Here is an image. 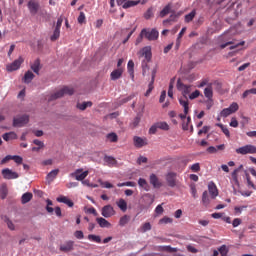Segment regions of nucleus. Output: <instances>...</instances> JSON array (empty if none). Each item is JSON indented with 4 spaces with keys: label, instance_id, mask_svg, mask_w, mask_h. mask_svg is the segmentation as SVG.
Masks as SVG:
<instances>
[{
    "label": "nucleus",
    "instance_id": "1",
    "mask_svg": "<svg viewBox=\"0 0 256 256\" xmlns=\"http://www.w3.org/2000/svg\"><path fill=\"white\" fill-rule=\"evenodd\" d=\"M228 36H229L228 32H225L223 34L222 38L225 41V43L220 45L221 49H225L228 46H230L229 50H234V49H237L239 46H244L245 45V41H241V42L236 43L234 40H231L230 38H228Z\"/></svg>",
    "mask_w": 256,
    "mask_h": 256
},
{
    "label": "nucleus",
    "instance_id": "2",
    "mask_svg": "<svg viewBox=\"0 0 256 256\" xmlns=\"http://www.w3.org/2000/svg\"><path fill=\"white\" fill-rule=\"evenodd\" d=\"M74 94V89L69 86H64L62 89L56 91L54 94L50 95L48 98V102L57 100L59 98H62L64 95H73Z\"/></svg>",
    "mask_w": 256,
    "mask_h": 256
},
{
    "label": "nucleus",
    "instance_id": "3",
    "mask_svg": "<svg viewBox=\"0 0 256 256\" xmlns=\"http://www.w3.org/2000/svg\"><path fill=\"white\" fill-rule=\"evenodd\" d=\"M141 31L148 41H156L159 38V31L156 28H143Z\"/></svg>",
    "mask_w": 256,
    "mask_h": 256
},
{
    "label": "nucleus",
    "instance_id": "4",
    "mask_svg": "<svg viewBox=\"0 0 256 256\" xmlns=\"http://www.w3.org/2000/svg\"><path fill=\"white\" fill-rule=\"evenodd\" d=\"M239 110V104L237 102H232L229 108H224L220 112V117L227 118L230 115L236 113Z\"/></svg>",
    "mask_w": 256,
    "mask_h": 256
},
{
    "label": "nucleus",
    "instance_id": "5",
    "mask_svg": "<svg viewBox=\"0 0 256 256\" xmlns=\"http://www.w3.org/2000/svg\"><path fill=\"white\" fill-rule=\"evenodd\" d=\"M236 153L241 155L256 154V146H252V144H246V146L236 148Z\"/></svg>",
    "mask_w": 256,
    "mask_h": 256
},
{
    "label": "nucleus",
    "instance_id": "6",
    "mask_svg": "<svg viewBox=\"0 0 256 256\" xmlns=\"http://www.w3.org/2000/svg\"><path fill=\"white\" fill-rule=\"evenodd\" d=\"M28 123H29V116L27 114H23L22 116H16V118H14L12 122V125L14 127H23Z\"/></svg>",
    "mask_w": 256,
    "mask_h": 256
},
{
    "label": "nucleus",
    "instance_id": "7",
    "mask_svg": "<svg viewBox=\"0 0 256 256\" xmlns=\"http://www.w3.org/2000/svg\"><path fill=\"white\" fill-rule=\"evenodd\" d=\"M39 10H40V3L38 0L28 1V11H30V15L32 16L37 15Z\"/></svg>",
    "mask_w": 256,
    "mask_h": 256
},
{
    "label": "nucleus",
    "instance_id": "8",
    "mask_svg": "<svg viewBox=\"0 0 256 256\" xmlns=\"http://www.w3.org/2000/svg\"><path fill=\"white\" fill-rule=\"evenodd\" d=\"M89 175V171L83 172V168H78L74 173L70 174V177L76 179L77 181H84Z\"/></svg>",
    "mask_w": 256,
    "mask_h": 256
},
{
    "label": "nucleus",
    "instance_id": "9",
    "mask_svg": "<svg viewBox=\"0 0 256 256\" xmlns=\"http://www.w3.org/2000/svg\"><path fill=\"white\" fill-rule=\"evenodd\" d=\"M2 175L5 180H15L19 178V174L12 171L10 168H4L2 170Z\"/></svg>",
    "mask_w": 256,
    "mask_h": 256
},
{
    "label": "nucleus",
    "instance_id": "10",
    "mask_svg": "<svg viewBox=\"0 0 256 256\" xmlns=\"http://www.w3.org/2000/svg\"><path fill=\"white\" fill-rule=\"evenodd\" d=\"M165 180H166L167 185L170 188L176 187L177 186V173L170 172V173L166 174Z\"/></svg>",
    "mask_w": 256,
    "mask_h": 256
},
{
    "label": "nucleus",
    "instance_id": "11",
    "mask_svg": "<svg viewBox=\"0 0 256 256\" xmlns=\"http://www.w3.org/2000/svg\"><path fill=\"white\" fill-rule=\"evenodd\" d=\"M24 58L22 56L18 57V59L14 60L11 64L7 66V70L9 72H14L19 70L20 66L23 64Z\"/></svg>",
    "mask_w": 256,
    "mask_h": 256
},
{
    "label": "nucleus",
    "instance_id": "12",
    "mask_svg": "<svg viewBox=\"0 0 256 256\" xmlns=\"http://www.w3.org/2000/svg\"><path fill=\"white\" fill-rule=\"evenodd\" d=\"M140 56L144 57L146 62H150L152 60V48L151 46H145L140 50Z\"/></svg>",
    "mask_w": 256,
    "mask_h": 256
},
{
    "label": "nucleus",
    "instance_id": "13",
    "mask_svg": "<svg viewBox=\"0 0 256 256\" xmlns=\"http://www.w3.org/2000/svg\"><path fill=\"white\" fill-rule=\"evenodd\" d=\"M134 147L140 149L148 145L147 138H140V136H134L133 138Z\"/></svg>",
    "mask_w": 256,
    "mask_h": 256
},
{
    "label": "nucleus",
    "instance_id": "14",
    "mask_svg": "<svg viewBox=\"0 0 256 256\" xmlns=\"http://www.w3.org/2000/svg\"><path fill=\"white\" fill-rule=\"evenodd\" d=\"M116 214V211L111 205L104 206L101 210V215L105 218H110Z\"/></svg>",
    "mask_w": 256,
    "mask_h": 256
},
{
    "label": "nucleus",
    "instance_id": "15",
    "mask_svg": "<svg viewBox=\"0 0 256 256\" xmlns=\"http://www.w3.org/2000/svg\"><path fill=\"white\" fill-rule=\"evenodd\" d=\"M123 73H124L123 67H119V68L112 70V72L110 73V80H112V81L119 80L122 77Z\"/></svg>",
    "mask_w": 256,
    "mask_h": 256
},
{
    "label": "nucleus",
    "instance_id": "16",
    "mask_svg": "<svg viewBox=\"0 0 256 256\" xmlns=\"http://www.w3.org/2000/svg\"><path fill=\"white\" fill-rule=\"evenodd\" d=\"M74 241H66L64 244L60 245V251L68 253L74 250Z\"/></svg>",
    "mask_w": 256,
    "mask_h": 256
},
{
    "label": "nucleus",
    "instance_id": "17",
    "mask_svg": "<svg viewBox=\"0 0 256 256\" xmlns=\"http://www.w3.org/2000/svg\"><path fill=\"white\" fill-rule=\"evenodd\" d=\"M149 183L155 189H159L163 186V184L160 182L159 178L155 174H151L149 176Z\"/></svg>",
    "mask_w": 256,
    "mask_h": 256
},
{
    "label": "nucleus",
    "instance_id": "18",
    "mask_svg": "<svg viewBox=\"0 0 256 256\" xmlns=\"http://www.w3.org/2000/svg\"><path fill=\"white\" fill-rule=\"evenodd\" d=\"M208 192H209V194L211 196V199H216L218 197V195H219V191L217 189V186L213 182H210L208 184Z\"/></svg>",
    "mask_w": 256,
    "mask_h": 256
},
{
    "label": "nucleus",
    "instance_id": "19",
    "mask_svg": "<svg viewBox=\"0 0 256 256\" xmlns=\"http://www.w3.org/2000/svg\"><path fill=\"white\" fill-rule=\"evenodd\" d=\"M243 168H244L243 164H240V166H238V168H235V170L231 174L232 180L234 184L237 186H239L238 174Z\"/></svg>",
    "mask_w": 256,
    "mask_h": 256
},
{
    "label": "nucleus",
    "instance_id": "20",
    "mask_svg": "<svg viewBox=\"0 0 256 256\" xmlns=\"http://www.w3.org/2000/svg\"><path fill=\"white\" fill-rule=\"evenodd\" d=\"M41 68H42L41 60L39 58L34 60V63H32V65H30V69H32V71H34V73L36 75H39V72H40Z\"/></svg>",
    "mask_w": 256,
    "mask_h": 256
},
{
    "label": "nucleus",
    "instance_id": "21",
    "mask_svg": "<svg viewBox=\"0 0 256 256\" xmlns=\"http://www.w3.org/2000/svg\"><path fill=\"white\" fill-rule=\"evenodd\" d=\"M177 88L182 91L184 99H187V95L190 94V87L188 85L178 83Z\"/></svg>",
    "mask_w": 256,
    "mask_h": 256
},
{
    "label": "nucleus",
    "instance_id": "22",
    "mask_svg": "<svg viewBox=\"0 0 256 256\" xmlns=\"http://www.w3.org/2000/svg\"><path fill=\"white\" fill-rule=\"evenodd\" d=\"M34 78H35L34 73L31 70H28L26 71V73H24V77L22 78V81H24V83L26 84H30Z\"/></svg>",
    "mask_w": 256,
    "mask_h": 256
},
{
    "label": "nucleus",
    "instance_id": "23",
    "mask_svg": "<svg viewBox=\"0 0 256 256\" xmlns=\"http://www.w3.org/2000/svg\"><path fill=\"white\" fill-rule=\"evenodd\" d=\"M225 150V144H219L218 146H209L207 148V152L210 154L217 153L218 151H223Z\"/></svg>",
    "mask_w": 256,
    "mask_h": 256
},
{
    "label": "nucleus",
    "instance_id": "24",
    "mask_svg": "<svg viewBox=\"0 0 256 256\" xmlns=\"http://www.w3.org/2000/svg\"><path fill=\"white\" fill-rule=\"evenodd\" d=\"M179 104L184 108L185 115L189 113V100L188 98H179Z\"/></svg>",
    "mask_w": 256,
    "mask_h": 256
},
{
    "label": "nucleus",
    "instance_id": "25",
    "mask_svg": "<svg viewBox=\"0 0 256 256\" xmlns=\"http://www.w3.org/2000/svg\"><path fill=\"white\" fill-rule=\"evenodd\" d=\"M92 106H93V102L92 101H84L82 103L76 104V107L80 111H85L88 107H92Z\"/></svg>",
    "mask_w": 256,
    "mask_h": 256
},
{
    "label": "nucleus",
    "instance_id": "26",
    "mask_svg": "<svg viewBox=\"0 0 256 256\" xmlns=\"http://www.w3.org/2000/svg\"><path fill=\"white\" fill-rule=\"evenodd\" d=\"M96 222L100 228H111V224L104 218H96Z\"/></svg>",
    "mask_w": 256,
    "mask_h": 256
},
{
    "label": "nucleus",
    "instance_id": "27",
    "mask_svg": "<svg viewBox=\"0 0 256 256\" xmlns=\"http://www.w3.org/2000/svg\"><path fill=\"white\" fill-rule=\"evenodd\" d=\"M171 9H172L171 4H167V5L160 11L159 16H160L161 18L166 17L167 15L170 14Z\"/></svg>",
    "mask_w": 256,
    "mask_h": 256
},
{
    "label": "nucleus",
    "instance_id": "28",
    "mask_svg": "<svg viewBox=\"0 0 256 256\" xmlns=\"http://www.w3.org/2000/svg\"><path fill=\"white\" fill-rule=\"evenodd\" d=\"M139 3H140V1L128 0V1H125V2L122 4V8H123V9H128V8H131V7H135V6H137Z\"/></svg>",
    "mask_w": 256,
    "mask_h": 256
},
{
    "label": "nucleus",
    "instance_id": "29",
    "mask_svg": "<svg viewBox=\"0 0 256 256\" xmlns=\"http://www.w3.org/2000/svg\"><path fill=\"white\" fill-rule=\"evenodd\" d=\"M17 134L16 132H6V134H3V139L5 141H10V140H16L17 139Z\"/></svg>",
    "mask_w": 256,
    "mask_h": 256
},
{
    "label": "nucleus",
    "instance_id": "30",
    "mask_svg": "<svg viewBox=\"0 0 256 256\" xmlns=\"http://www.w3.org/2000/svg\"><path fill=\"white\" fill-rule=\"evenodd\" d=\"M116 205L122 212L127 211V202L124 199H120L119 201H117Z\"/></svg>",
    "mask_w": 256,
    "mask_h": 256
},
{
    "label": "nucleus",
    "instance_id": "31",
    "mask_svg": "<svg viewBox=\"0 0 256 256\" xmlns=\"http://www.w3.org/2000/svg\"><path fill=\"white\" fill-rule=\"evenodd\" d=\"M130 220H131L130 216L124 215L123 217H121L119 219L118 224H119L120 227H124V226H126L130 222Z\"/></svg>",
    "mask_w": 256,
    "mask_h": 256
},
{
    "label": "nucleus",
    "instance_id": "32",
    "mask_svg": "<svg viewBox=\"0 0 256 256\" xmlns=\"http://www.w3.org/2000/svg\"><path fill=\"white\" fill-rule=\"evenodd\" d=\"M138 185H139V187L143 188L145 191H150V185L148 184V182L145 179L140 178L138 180Z\"/></svg>",
    "mask_w": 256,
    "mask_h": 256
},
{
    "label": "nucleus",
    "instance_id": "33",
    "mask_svg": "<svg viewBox=\"0 0 256 256\" xmlns=\"http://www.w3.org/2000/svg\"><path fill=\"white\" fill-rule=\"evenodd\" d=\"M8 196V188L6 184H3L2 187L0 188V198L2 200H5Z\"/></svg>",
    "mask_w": 256,
    "mask_h": 256
},
{
    "label": "nucleus",
    "instance_id": "34",
    "mask_svg": "<svg viewBox=\"0 0 256 256\" xmlns=\"http://www.w3.org/2000/svg\"><path fill=\"white\" fill-rule=\"evenodd\" d=\"M140 122H141V116H135V118H133L129 126L131 129H135L140 125Z\"/></svg>",
    "mask_w": 256,
    "mask_h": 256
},
{
    "label": "nucleus",
    "instance_id": "35",
    "mask_svg": "<svg viewBox=\"0 0 256 256\" xmlns=\"http://www.w3.org/2000/svg\"><path fill=\"white\" fill-rule=\"evenodd\" d=\"M56 201H58L60 203H64V204L68 205V207L74 206V203L67 197H60V198L56 199Z\"/></svg>",
    "mask_w": 256,
    "mask_h": 256
},
{
    "label": "nucleus",
    "instance_id": "36",
    "mask_svg": "<svg viewBox=\"0 0 256 256\" xmlns=\"http://www.w3.org/2000/svg\"><path fill=\"white\" fill-rule=\"evenodd\" d=\"M59 174V169L56 168V170H53L52 172L48 173V176H46V179L50 182H52Z\"/></svg>",
    "mask_w": 256,
    "mask_h": 256
},
{
    "label": "nucleus",
    "instance_id": "37",
    "mask_svg": "<svg viewBox=\"0 0 256 256\" xmlns=\"http://www.w3.org/2000/svg\"><path fill=\"white\" fill-rule=\"evenodd\" d=\"M204 96H205L207 99H212V98H213V88H212V86H207V87L204 89Z\"/></svg>",
    "mask_w": 256,
    "mask_h": 256
},
{
    "label": "nucleus",
    "instance_id": "38",
    "mask_svg": "<svg viewBox=\"0 0 256 256\" xmlns=\"http://www.w3.org/2000/svg\"><path fill=\"white\" fill-rule=\"evenodd\" d=\"M195 16H196V11L192 10L190 13L185 15V22L186 23L192 22L194 20Z\"/></svg>",
    "mask_w": 256,
    "mask_h": 256
},
{
    "label": "nucleus",
    "instance_id": "39",
    "mask_svg": "<svg viewBox=\"0 0 256 256\" xmlns=\"http://www.w3.org/2000/svg\"><path fill=\"white\" fill-rule=\"evenodd\" d=\"M33 199L32 193H25L22 195V204H27Z\"/></svg>",
    "mask_w": 256,
    "mask_h": 256
},
{
    "label": "nucleus",
    "instance_id": "40",
    "mask_svg": "<svg viewBox=\"0 0 256 256\" xmlns=\"http://www.w3.org/2000/svg\"><path fill=\"white\" fill-rule=\"evenodd\" d=\"M139 230L141 233H146L147 231L152 230V225H151V223H148V222L144 223L143 225H141Z\"/></svg>",
    "mask_w": 256,
    "mask_h": 256
},
{
    "label": "nucleus",
    "instance_id": "41",
    "mask_svg": "<svg viewBox=\"0 0 256 256\" xmlns=\"http://www.w3.org/2000/svg\"><path fill=\"white\" fill-rule=\"evenodd\" d=\"M202 203L205 206H208L210 204V198H209L208 191L203 192V194H202Z\"/></svg>",
    "mask_w": 256,
    "mask_h": 256
},
{
    "label": "nucleus",
    "instance_id": "42",
    "mask_svg": "<svg viewBox=\"0 0 256 256\" xmlns=\"http://www.w3.org/2000/svg\"><path fill=\"white\" fill-rule=\"evenodd\" d=\"M144 201L147 202L148 205H152L155 201V197L151 194H145L143 196Z\"/></svg>",
    "mask_w": 256,
    "mask_h": 256
},
{
    "label": "nucleus",
    "instance_id": "43",
    "mask_svg": "<svg viewBox=\"0 0 256 256\" xmlns=\"http://www.w3.org/2000/svg\"><path fill=\"white\" fill-rule=\"evenodd\" d=\"M87 239H88L89 241H92V242H95V243H98V244L102 242L101 237H100V236H97V235H92V234H90V235L87 236Z\"/></svg>",
    "mask_w": 256,
    "mask_h": 256
},
{
    "label": "nucleus",
    "instance_id": "44",
    "mask_svg": "<svg viewBox=\"0 0 256 256\" xmlns=\"http://www.w3.org/2000/svg\"><path fill=\"white\" fill-rule=\"evenodd\" d=\"M157 123V127L160 130L163 131H168L170 129L169 124H167V122H156Z\"/></svg>",
    "mask_w": 256,
    "mask_h": 256
},
{
    "label": "nucleus",
    "instance_id": "45",
    "mask_svg": "<svg viewBox=\"0 0 256 256\" xmlns=\"http://www.w3.org/2000/svg\"><path fill=\"white\" fill-rule=\"evenodd\" d=\"M106 138L111 143H116L118 141V136H117V134H115V132H110V134H107Z\"/></svg>",
    "mask_w": 256,
    "mask_h": 256
},
{
    "label": "nucleus",
    "instance_id": "46",
    "mask_svg": "<svg viewBox=\"0 0 256 256\" xmlns=\"http://www.w3.org/2000/svg\"><path fill=\"white\" fill-rule=\"evenodd\" d=\"M59 37H60V29L54 28V34H52V36H50V40L52 42H55L59 39Z\"/></svg>",
    "mask_w": 256,
    "mask_h": 256
},
{
    "label": "nucleus",
    "instance_id": "47",
    "mask_svg": "<svg viewBox=\"0 0 256 256\" xmlns=\"http://www.w3.org/2000/svg\"><path fill=\"white\" fill-rule=\"evenodd\" d=\"M78 24H80V25L86 24V15H85V13L83 11L79 12Z\"/></svg>",
    "mask_w": 256,
    "mask_h": 256
},
{
    "label": "nucleus",
    "instance_id": "48",
    "mask_svg": "<svg viewBox=\"0 0 256 256\" xmlns=\"http://www.w3.org/2000/svg\"><path fill=\"white\" fill-rule=\"evenodd\" d=\"M216 126L221 129L226 137H230V130L227 128V126H224V124H216Z\"/></svg>",
    "mask_w": 256,
    "mask_h": 256
},
{
    "label": "nucleus",
    "instance_id": "49",
    "mask_svg": "<svg viewBox=\"0 0 256 256\" xmlns=\"http://www.w3.org/2000/svg\"><path fill=\"white\" fill-rule=\"evenodd\" d=\"M153 16H154L153 8L150 7V8H148L147 11L144 13V18H145L146 20H149V19H151Z\"/></svg>",
    "mask_w": 256,
    "mask_h": 256
},
{
    "label": "nucleus",
    "instance_id": "50",
    "mask_svg": "<svg viewBox=\"0 0 256 256\" xmlns=\"http://www.w3.org/2000/svg\"><path fill=\"white\" fill-rule=\"evenodd\" d=\"M218 252L220 253L221 256H227L229 253V249L227 248L226 245H223L218 249Z\"/></svg>",
    "mask_w": 256,
    "mask_h": 256
},
{
    "label": "nucleus",
    "instance_id": "51",
    "mask_svg": "<svg viewBox=\"0 0 256 256\" xmlns=\"http://www.w3.org/2000/svg\"><path fill=\"white\" fill-rule=\"evenodd\" d=\"M127 71L129 73V75H133V71H134V61L133 60H129L127 63Z\"/></svg>",
    "mask_w": 256,
    "mask_h": 256
},
{
    "label": "nucleus",
    "instance_id": "52",
    "mask_svg": "<svg viewBox=\"0 0 256 256\" xmlns=\"http://www.w3.org/2000/svg\"><path fill=\"white\" fill-rule=\"evenodd\" d=\"M173 223V219L168 218V217H164L162 219L159 220L158 224L160 225H166V224H172Z\"/></svg>",
    "mask_w": 256,
    "mask_h": 256
},
{
    "label": "nucleus",
    "instance_id": "53",
    "mask_svg": "<svg viewBox=\"0 0 256 256\" xmlns=\"http://www.w3.org/2000/svg\"><path fill=\"white\" fill-rule=\"evenodd\" d=\"M104 162L109 164V165H115L116 164V160H115V158H113V156H105L104 157Z\"/></svg>",
    "mask_w": 256,
    "mask_h": 256
},
{
    "label": "nucleus",
    "instance_id": "54",
    "mask_svg": "<svg viewBox=\"0 0 256 256\" xmlns=\"http://www.w3.org/2000/svg\"><path fill=\"white\" fill-rule=\"evenodd\" d=\"M190 170L194 173H198L201 170V166H200L199 162L192 164V166H190Z\"/></svg>",
    "mask_w": 256,
    "mask_h": 256
},
{
    "label": "nucleus",
    "instance_id": "55",
    "mask_svg": "<svg viewBox=\"0 0 256 256\" xmlns=\"http://www.w3.org/2000/svg\"><path fill=\"white\" fill-rule=\"evenodd\" d=\"M205 105L207 110H210L214 106L213 98H207V100H205Z\"/></svg>",
    "mask_w": 256,
    "mask_h": 256
},
{
    "label": "nucleus",
    "instance_id": "56",
    "mask_svg": "<svg viewBox=\"0 0 256 256\" xmlns=\"http://www.w3.org/2000/svg\"><path fill=\"white\" fill-rule=\"evenodd\" d=\"M162 251H165L168 253H176V252H178V249L172 248L171 246H165V247H162Z\"/></svg>",
    "mask_w": 256,
    "mask_h": 256
},
{
    "label": "nucleus",
    "instance_id": "57",
    "mask_svg": "<svg viewBox=\"0 0 256 256\" xmlns=\"http://www.w3.org/2000/svg\"><path fill=\"white\" fill-rule=\"evenodd\" d=\"M210 130V126H203V128L200 131H198V136H201L202 134H208Z\"/></svg>",
    "mask_w": 256,
    "mask_h": 256
},
{
    "label": "nucleus",
    "instance_id": "58",
    "mask_svg": "<svg viewBox=\"0 0 256 256\" xmlns=\"http://www.w3.org/2000/svg\"><path fill=\"white\" fill-rule=\"evenodd\" d=\"M201 92L200 90H195L189 95L190 100L197 99L200 96Z\"/></svg>",
    "mask_w": 256,
    "mask_h": 256
},
{
    "label": "nucleus",
    "instance_id": "59",
    "mask_svg": "<svg viewBox=\"0 0 256 256\" xmlns=\"http://www.w3.org/2000/svg\"><path fill=\"white\" fill-rule=\"evenodd\" d=\"M159 129L158 124H153L150 128H149V134L150 135H155L157 133V130Z\"/></svg>",
    "mask_w": 256,
    "mask_h": 256
},
{
    "label": "nucleus",
    "instance_id": "60",
    "mask_svg": "<svg viewBox=\"0 0 256 256\" xmlns=\"http://www.w3.org/2000/svg\"><path fill=\"white\" fill-rule=\"evenodd\" d=\"M12 160L18 165H21L23 163L22 156H12Z\"/></svg>",
    "mask_w": 256,
    "mask_h": 256
},
{
    "label": "nucleus",
    "instance_id": "61",
    "mask_svg": "<svg viewBox=\"0 0 256 256\" xmlns=\"http://www.w3.org/2000/svg\"><path fill=\"white\" fill-rule=\"evenodd\" d=\"M230 127L237 128L239 126V122L237 118H231V122L229 123Z\"/></svg>",
    "mask_w": 256,
    "mask_h": 256
},
{
    "label": "nucleus",
    "instance_id": "62",
    "mask_svg": "<svg viewBox=\"0 0 256 256\" xmlns=\"http://www.w3.org/2000/svg\"><path fill=\"white\" fill-rule=\"evenodd\" d=\"M74 237H76L78 240H82L84 239V233L82 231H76L74 232Z\"/></svg>",
    "mask_w": 256,
    "mask_h": 256
},
{
    "label": "nucleus",
    "instance_id": "63",
    "mask_svg": "<svg viewBox=\"0 0 256 256\" xmlns=\"http://www.w3.org/2000/svg\"><path fill=\"white\" fill-rule=\"evenodd\" d=\"M13 160V156H11L10 154L8 156H5V158H3V160H1V164L5 165L7 164L9 161Z\"/></svg>",
    "mask_w": 256,
    "mask_h": 256
},
{
    "label": "nucleus",
    "instance_id": "64",
    "mask_svg": "<svg viewBox=\"0 0 256 256\" xmlns=\"http://www.w3.org/2000/svg\"><path fill=\"white\" fill-rule=\"evenodd\" d=\"M241 224H242V220H241L240 218H236V219H234L233 222H232V226H233L234 228H237V227L240 226Z\"/></svg>",
    "mask_w": 256,
    "mask_h": 256
}]
</instances>
